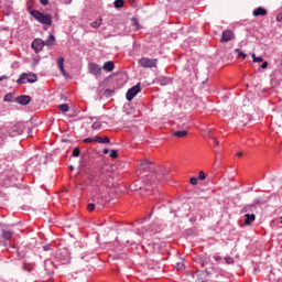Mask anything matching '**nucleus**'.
<instances>
[{
    "label": "nucleus",
    "instance_id": "20e7f679",
    "mask_svg": "<svg viewBox=\"0 0 282 282\" xmlns=\"http://www.w3.org/2000/svg\"><path fill=\"white\" fill-rule=\"evenodd\" d=\"M139 65L140 67L144 68H151V67H156L158 66V58H148V57H142L139 59Z\"/></svg>",
    "mask_w": 282,
    "mask_h": 282
},
{
    "label": "nucleus",
    "instance_id": "9b49d317",
    "mask_svg": "<svg viewBox=\"0 0 282 282\" xmlns=\"http://www.w3.org/2000/svg\"><path fill=\"white\" fill-rule=\"evenodd\" d=\"M196 276L198 282H206L208 279H210V273L208 272V270L200 272L198 271L196 272Z\"/></svg>",
    "mask_w": 282,
    "mask_h": 282
},
{
    "label": "nucleus",
    "instance_id": "4be33fe9",
    "mask_svg": "<svg viewBox=\"0 0 282 282\" xmlns=\"http://www.w3.org/2000/svg\"><path fill=\"white\" fill-rule=\"evenodd\" d=\"M174 138H186L188 135V131L186 130H178L173 132Z\"/></svg>",
    "mask_w": 282,
    "mask_h": 282
},
{
    "label": "nucleus",
    "instance_id": "2f4dec72",
    "mask_svg": "<svg viewBox=\"0 0 282 282\" xmlns=\"http://www.w3.org/2000/svg\"><path fill=\"white\" fill-rule=\"evenodd\" d=\"M95 208H96V205L94 203H90L87 205L88 213H94Z\"/></svg>",
    "mask_w": 282,
    "mask_h": 282
},
{
    "label": "nucleus",
    "instance_id": "a878e982",
    "mask_svg": "<svg viewBox=\"0 0 282 282\" xmlns=\"http://www.w3.org/2000/svg\"><path fill=\"white\" fill-rule=\"evenodd\" d=\"M115 8H123L124 7V0H116L113 2Z\"/></svg>",
    "mask_w": 282,
    "mask_h": 282
},
{
    "label": "nucleus",
    "instance_id": "e433bc0d",
    "mask_svg": "<svg viewBox=\"0 0 282 282\" xmlns=\"http://www.w3.org/2000/svg\"><path fill=\"white\" fill-rule=\"evenodd\" d=\"M198 180H206V174L204 173V171L198 172Z\"/></svg>",
    "mask_w": 282,
    "mask_h": 282
},
{
    "label": "nucleus",
    "instance_id": "7ed1b4c3",
    "mask_svg": "<svg viewBox=\"0 0 282 282\" xmlns=\"http://www.w3.org/2000/svg\"><path fill=\"white\" fill-rule=\"evenodd\" d=\"M139 237H143V239H151V235H155L158 232V225L151 224L148 228L144 229H138Z\"/></svg>",
    "mask_w": 282,
    "mask_h": 282
},
{
    "label": "nucleus",
    "instance_id": "473e14b6",
    "mask_svg": "<svg viewBox=\"0 0 282 282\" xmlns=\"http://www.w3.org/2000/svg\"><path fill=\"white\" fill-rule=\"evenodd\" d=\"M110 158H112V160H116V158H118V151L117 150H111L110 151Z\"/></svg>",
    "mask_w": 282,
    "mask_h": 282
},
{
    "label": "nucleus",
    "instance_id": "aec40b11",
    "mask_svg": "<svg viewBox=\"0 0 282 282\" xmlns=\"http://www.w3.org/2000/svg\"><path fill=\"white\" fill-rule=\"evenodd\" d=\"M64 63H65V58L64 57H59L57 59V67L59 69V72H62L63 76H65V66H64Z\"/></svg>",
    "mask_w": 282,
    "mask_h": 282
},
{
    "label": "nucleus",
    "instance_id": "a211bd4d",
    "mask_svg": "<svg viewBox=\"0 0 282 282\" xmlns=\"http://www.w3.org/2000/svg\"><path fill=\"white\" fill-rule=\"evenodd\" d=\"M95 142H98V144H109L111 140L109 139V137L102 138L95 135Z\"/></svg>",
    "mask_w": 282,
    "mask_h": 282
},
{
    "label": "nucleus",
    "instance_id": "2eb2a0df",
    "mask_svg": "<svg viewBox=\"0 0 282 282\" xmlns=\"http://www.w3.org/2000/svg\"><path fill=\"white\" fill-rule=\"evenodd\" d=\"M44 265L47 274H54V268H56V265L52 262V260L45 261Z\"/></svg>",
    "mask_w": 282,
    "mask_h": 282
},
{
    "label": "nucleus",
    "instance_id": "c85d7f7f",
    "mask_svg": "<svg viewBox=\"0 0 282 282\" xmlns=\"http://www.w3.org/2000/svg\"><path fill=\"white\" fill-rule=\"evenodd\" d=\"M72 155L73 158H78L80 155V149L74 148Z\"/></svg>",
    "mask_w": 282,
    "mask_h": 282
},
{
    "label": "nucleus",
    "instance_id": "f704fd0d",
    "mask_svg": "<svg viewBox=\"0 0 282 282\" xmlns=\"http://www.w3.org/2000/svg\"><path fill=\"white\" fill-rule=\"evenodd\" d=\"M176 270H184V261H180L176 263Z\"/></svg>",
    "mask_w": 282,
    "mask_h": 282
},
{
    "label": "nucleus",
    "instance_id": "3c124183",
    "mask_svg": "<svg viewBox=\"0 0 282 282\" xmlns=\"http://www.w3.org/2000/svg\"><path fill=\"white\" fill-rule=\"evenodd\" d=\"M70 171H74V166L73 165H70Z\"/></svg>",
    "mask_w": 282,
    "mask_h": 282
},
{
    "label": "nucleus",
    "instance_id": "f3484780",
    "mask_svg": "<svg viewBox=\"0 0 282 282\" xmlns=\"http://www.w3.org/2000/svg\"><path fill=\"white\" fill-rule=\"evenodd\" d=\"M196 263H198L202 268H205V265H208V262L210 261L208 258L198 256L195 259Z\"/></svg>",
    "mask_w": 282,
    "mask_h": 282
},
{
    "label": "nucleus",
    "instance_id": "9d476101",
    "mask_svg": "<svg viewBox=\"0 0 282 282\" xmlns=\"http://www.w3.org/2000/svg\"><path fill=\"white\" fill-rule=\"evenodd\" d=\"M89 72L93 76H100L102 74V68L98 64H89Z\"/></svg>",
    "mask_w": 282,
    "mask_h": 282
},
{
    "label": "nucleus",
    "instance_id": "cd10ccee",
    "mask_svg": "<svg viewBox=\"0 0 282 282\" xmlns=\"http://www.w3.org/2000/svg\"><path fill=\"white\" fill-rule=\"evenodd\" d=\"M251 56L253 58V63H263V57H257L256 54H252Z\"/></svg>",
    "mask_w": 282,
    "mask_h": 282
},
{
    "label": "nucleus",
    "instance_id": "ea45409f",
    "mask_svg": "<svg viewBox=\"0 0 282 282\" xmlns=\"http://www.w3.org/2000/svg\"><path fill=\"white\" fill-rule=\"evenodd\" d=\"M130 241H131V243H135V241H137L135 236H131L130 240H127V243H130Z\"/></svg>",
    "mask_w": 282,
    "mask_h": 282
},
{
    "label": "nucleus",
    "instance_id": "f8f14e48",
    "mask_svg": "<svg viewBox=\"0 0 282 282\" xmlns=\"http://www.w3.org/2000/svg\"><path fill=\"white\" fill-rule=\"evenodd\" d=\"M15 101L18 102V105H30V102H32V97H30L29 95H22L17 97Z\"/></svg>",
    "mask_w": 282,
    "mask_h": 282
},
{
    "label": "nucleus",
    "instance_id": "39448f33",
    "mask_svg": "<svg viewBox=\"0 0 282 282\" xmlns=\"http://www.w3.org/2000/svg\"><path fill=\"white\" fill-rule=\"evenodd\" d=\"M155 174H152L149 180H147L145 184L143 185V191H155L158 188V180H155Z\"/></svg>",
    "mask_w": 282,
    "mask_h": 282
},
{
    "label": "nucleus",
    "instance_id": "bb28decb",
    "mask_svg": "<svg viewBox=\"0 0 282 282\" xmlns=\"http://www.w3.org/2000/svg\"><path fill=\"white\" fill-rule=\"evenodd\" d=\"M59 110L65 113L67 111H69V106L67 104H62L59 105Z\"/></svg>",
    "mask_w": 282,
    "mask_h": 282
},
{
    "label": "nucleus",
    "instance_id": "4c0bfd02",
    "mask_svg": "<svg viewBox=\"0 0 282 282\" xmlns=\"http://www.w3.org/2000/svg\"><path fill=\"white\" fill-rule=\"evenodd\" d=\"M275 21H276L278 23H282V11L276 14Z\"/></svg>",
    "mask_w": 282,
    "mask_h": 282
},
{
    "label": "nucleus",
    "instance_id": "72a5a7b5",
    "mask_svg": "<svg viewBox=\"0 0 282 282\" xmlns=\"http://www.w3.org/2000/svg\"><path fill=\"white\" fill-rule=\"evenodd\" d=\"M189 183L192 184V186H197V177L192 176V177L189 178Z\"/></svg>",
    "mask_w": 282,
    "mask_h": 282
},
{
    "label": "nucleus",
    "instance_id": "412c9836",
    "mask_svg": "<svg viewBox=\"0 0 282 282\" xmlns=\"http://www.w3.org/2000/svg\"><path fill=\"white\" fill-rule=\"evenodd\" d=\"M115 67H116V66L113 65V62L108 61V62H106V63L104 64L102 69H104L105 72H113V68H115Z\"/></svg>",
    "mask_w": 282,
    "mask_h": 282
},
{
    "label": "nucleus",
    "instance_id": "f03ea898",
    "mask_svg": "<svg viewBox=\"0 0 282 282\" xmlns=\"http://www.w3.org/2000/svg\"><path fill=\"white\" fill-rule=\"evenodd\" d=\"M30 14L33 15L39 23H42L43 25H52V15L43 14L37 10L30 11Z\"/></svg>",
    "mask_w": 282,
    "mask_h": 282
},
{
    "label": "nucleus",
    "instance_id": "f257e3e1",
    "mask_svg": "<svg viewBox=\"0 0 282 282\" xmlns=\"http://www.w3.org/2000/svg\"><path fill=\"white\" fill-rule=\"evenodd\" d=\"M54 41H56V37L54 36V34H50L48 39L43 41L41 39H35L32 44L31 47L32 50H34V52L36 54H39V52H41L43 50V47H45V45L47 47L54 45Z\"/></svg>",
    "mask_w": 282,
    "mask_h": 282
},
{
    "label": "nucleus",
    "instance_id": "5701e85b",
    "mask_svg": "<svg viewBox=\"0 0 282 282\" xmlns=\"http://www.w3.org/2000/svg\"><path fill=\"white\" fill-rule=\"evenodd\" d=\"M12 235H14V232H12L11 230H2L1 231L2 239L10 240V239H12Z\"/></svg>",
    "mask_w": 282,
    "mask_h": 282
},
{
    "label": "nucleus",
    "instance_id": "dca6fc26",
    "mask_svg": "<svg viewBox=\"0 0 282 282\" xmlns=\"http://www.w3.org/2000/svg\"><path fill=\"white\" fill-rule=\"evenodd\" d=\"M151 170V162L149 160H145L139 164V171H143L147 173V171Z\"/></svg>",
    "mask_w": 282,
    "mask_h": 282
},
{
    "label": "nucleus",
    "instance_id": "423d86ee",
    "mask_svg": "<svg viewBox=\"0 0 282 282\" xmlns=\"http://www.w3.org/2000/svg\"><path fill=\"white\" fill-rule=\"evenodd\" d=\"M23 80H28V83H36V80H37L36 74L23 73L22 75H20L19 79L17 80L18 85H23Z\"/></svg>",
    "mask_w": 282,
    "mask_h": 282
},
{
    "label": "nucleus",
    "instance_id": "b1692460",
    "mask_svg": "<svg viewBox=\"0 0 282 282\" xmlns=\"http://www.w3.org/2000/svg\"><path fill=\"white\" fill-rule=\"evenodd\" d=\"M99 25H102V19L99 18L97 21L90 23V28L98 29Z\"/></svg>",
    "mask_w": 282,
    "mask_h": 282
},
{
    "label": "nucleus",
    "instance_id": "7c9ffc66",
    "mask_svg": "<svg viewBox=\"0 0 282 282\" xmlns=\"http://www.w3.org/2000/svg\"><path fill=\"white\" fill-rule=\"evenodd\" d=\"M83 142L91 144V142H96V137L86 138Z\"/></svg>",
    "mask_w": 282,
    "mask_h": 282
},
{
    "label": "nucleus",
    "instance_id": "79ce46f5",
    "mask_svg": "<svg viewBox=\"0 0 282 282\" xmlns=\"http://www.w3.org/2000/svg\"><path fill=\"white\" fill-rule=\"evenodd\" d=\"M40 3H42L43 6H47V3H50V0H40Z\"/></svg>",
    "mask_w": 282,
    "mask_h": 282
},
{
    "label": "nucleus",
    "instance_id": "0eeeda50",
    "mask_svg": "<svg viewBox=\"0 0 282 282\" xmlns=\"http://www.w3.org/2000/svg\"><path fill=\"white\" fill-rule=\"evenodd\" d=\"M138 94H140V84L128 89V91L126 94V98H127V100L131 101V100H133V98H135V96H138Z\"/></svg>",
    "mask_w": 282,
    "mask_h": 282
},
{
    "label": "nucleus",
    "instance_id": "8fccbe9b",
    "mask_svg": "<svg viewBox=\"0 0 282 282\" xmlns=\"http://www.w3.org/2000/svg\"><path fill=\"white\" fill-rule=\"evenodd\" d=\"M241 155H243L241 152L237 153V158H241Z\"/></svg>",
    "mask_w": 282,
    "mask_h": 282
},
{
    "label": "nucleus",
    "instance_id": "37998d69",
    "mask_svg": "<svg viewBox=\"0 0 282 282\" xmlns=\"http://www.w3.org/2000/svg\"><path fill=\"white\" fill-rule=\"evenodd\" d=\"M261 68H262V69H268V62H264V63L261 65Z\"/></svg>",
    "mask_w": 282,
    "mask_h": 282
},
{
    "label": "nucleus",
    "instance_id": "c9c22d12",
    "mask_svg": "<svg viewBox=\"0 0 282 282\" xmlns=\"http://www.w3.org/2000/svg\"><path fill=\"white\" fill-rule=\"evenodd\" d=\"M22 270H25V272H32V268H30V264L28 263L23 264Z\"/></svg>",
    "mask_w": 282,
    "mask_h": 282
},
{
    "label": "nucleus",
    "instance_id": "c03bdc74",
    "mask_svg": "<svg viewBox=\"0 0 282 282\" xmlns=\"http://www.w3.org/2000/svg\"><path fill=\"white\" fill-rule=\"evenodd\" d=\"M214 259H215L216 261H221V257H220V256H215Z\"/></svg>",
    "mask_w": 282,
    "mask_h": 282
},
{
    "label": "nucleus",
    "instance_id": "a18cd8bd",
    "mask_svg": "<svg viewBox=\"0 0 282 282\" xmlns=\"http://www.w3.org/2000/svg\"><path fill=\"white\" fill-rule=\"evenodd\" d=\"M8 78V76L3 75V76H0V83L1 80H6Z\"/></svg>",
    "mask_w": 282,
    "mask_h": 282
},
{
    "label": "nucleus",
    "instance_id": "49530a36",
    "mask_svg": "<svg viewBox=\"0 0 282 282\" xmlns=\"http://www.w3.org/2000/svg\"><path fill=\"white\" fill-rule=\"evenodd\" d=\"M102 153L104 155H107V153H109V149H104Z\"/></svg>",
    "mask_w": 282,
    "mask_h": 282
},
{
    "label": "nucleus",
    "instance_id": "a19ab883",
    "mask_svg": "<svg viewBox=\"0 0 282 282\" xmlns=\"http://www.w3.org/2000/svg\"><path fill=\"white\" fill-rule=\"evenodd\" d=\"M93 129H100V122H94Z\"/></svg>",
    "mask_w": 282,
    "mask_h": 282
},
{
    "label": "nucleus",
    "instance_id": "6e6552de",
    "mask_svg": "<svg viewBox=\"0 0 282 282\" xmlns=\"http://www.w3.org/2000/svg\"><path fill=\"white\" fill-rule=\"evenodd\" d=\"M235 39V33L230 30L223 31L220 43H228Z\"/></svg>",
    "mask_w": 282,
    "mask_h": 282
},
{
    "label": "nucleus",
    "instance_id": "6ab92c4d",
    "mask_svg": "<svg viewBox=\"0 0 282 282\" xmlns=\"http://www.w3.org/2000/svg\"><path fill=\"white\" fill-rule=\"evenodd\" d=\"M245 217H246V219H245L246 226H250V224H252V221H254V219H257V216H254V214H246Z\"/></svg>",
    "mask_w": 282,
    "mask_h": 282
},
{
    "label": "nucleus",
    "instance_id": "c756f323",
    "mask_svg": "<svg viewBox=\"0 0 282 282\" xmlns=\"http://www.w3.org/2000/svg\"><path fill=\"white\" fill-rule=\"evenodd\" d=\"M225 262L227 265H232V263H235V259H232V257H226Z\"/></svg>",
    "mask_w": 282,
    "mask_h": 282
},
{
    "label": "nucleus",
    "instance_id": "393cba45",
    "mask_svg": "<svg viewBox=\"0 0 282 282\" xmlns=\"http://www.w3.org/2000/svg\"><path fill=\"white\" fill-rule=\"evenodd\" d=\"M235 53L238 54V58H241V56L242 58H248V54L241 52L239 48H236Z\"/></svg>",
    "mask_w": 282,
    "mask_h": 282
},
{
    "label": "nucleus",
    "instance_id": "1a4fd4ad",
    "mask_svg": "<svg viewBox=\"0 0 282 282\" xmlns=\"http://www.w3.org/2000/svg\"><path fill=\"white\" fill-rule=\"evenodd\" d=\"M23 133V126L21 123L13 124L10 128V135L14 138V135H21Z\"/></svg>",
    "mask_w": 282,
    "mask_h": 282
},
{
    "label": "nucleus",
    "instance_id": "09e8293b",
    "mask_svg": "<svg viewBox=\"0 0 282 282\" xmlns=\"http://www.w3.org/2000/svg\"><path fill=\"white\" fill-rule=\"evenodd\" d=\"M44 250H45V251L50 250V246H47V245L44 246Z\"/></svg>",
    "mask_w": 282,
    "mask_h": 282
},
{
    "label": "nucleus",
    "instance_id": "4468645a",
    "mask_svg": "<svg viewBox=\"0 0 282 282\" xmlns=\"http://www.w3.org/2000/svg\"><path fill=\"white\" fill-rule=\"evenodd\" d=\"M158 85H161V87H165V85H171L173 83V79L171 77H159L156 79Z\"/></svg>",
    "mask_w": 282,
    "mask_h": 282
},
{
    "label": "nucleus",
    "instance_id": "ddd939ff",
    "mask_svg": "<svg viewBox=\"0 0 282 282\" xmlns=\"http://www.w3.org/2000/svg\"><path fill=\"white\" fill-rule=\"evenodd\" d=\"M253 17H267L268 15V10L263 7H258L252 11Z\"/></svg>",
    "mask_w": 282,
    "mask_h": 282
},
{
    "label": "nucleus",
    "instance_id": "58836bf2",
    "mask_svg": "<svg viewBox=\"0 0 282 282\" xmlns=\"http://www.w3.org/2000/svg\"><path fill=\"white\" fill-rule=\"evenodd\" d=\"M212 140L214 142V147H219V141L215 137H212Z\"/></svg>",
    "mask_w": 282,
    "mask_h": 282
},
{
    "label": "nucleus",
    "instance_id": "de8ad7c7",
    "mask_svg": "<svg viewBox=\"0 0 282 282\" xmlns=\"http://www.w3.org/2000/svg\"><path fill=\"white\" fill-rule=\"evenodd\" d=\"M4 101H6V102H9V101H10V99H8V95L4 96Z\"/></svg>",
    "mask_w": 282,
    "mask_h": 282
}]
</instances>
